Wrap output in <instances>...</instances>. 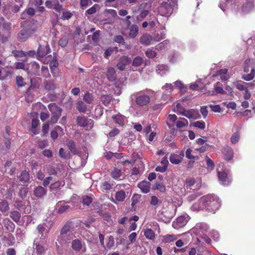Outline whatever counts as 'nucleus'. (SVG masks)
<instances>
[{
	"instance_id": "nucleus-1",
	"label": "nucleus",
	"mask_w": 255,
	"mask_h": 255,
	"mask_svg": "<svg viewBox=\"0 0 255 255\" xmlns=\"http://www.w3.org/2000/svg\"><path fill=\"white\" fill-rule=\"evenodd\" d=\"M200 202L204 210L215 213L221 207V201L219 197L214 194H208L200 198Z\"/></svg>"
},
{
	"instance_id": "nucleus-2",
	"label": "nucleus",
	"mask_w": 255,
	"mask_h": 255,
	"mask_svg": "<svg viewBox=\"0 0 255 255\" xmlns=\"http://www.w3.org/2000/svg\"><path fill=\"white\" fill-rule=\"evenodd\" d=\"M155 96V92L150 89H145L132 94L130 99L135 101L137 105L140 107H144L148 105L151 98Z\"/></svg>"
},
{
	"instance_id": "nucleus-3",
	"label": "nucleus",
	"mask_w": 255,
	"mask_h": 255,
	"mask_svg": "<svg viewBox=\"0 0 255 255\" xmlns=\"http://www.w3.org/2000/svg\"><path fill=\"white\" fill-rule=\"evenodd\" d=\"M209 227L207 224L199 223L192 229V232L197 236V239L199 243L205 242L210 244L211 240L208 236L209 235Z\"/></svg>"
},
{
	"instance_id": "nucleus-4",
	"label": "nucleus",
	"mask_w": 255,
	"mask_h": 255,
	"mask_svg": "<svg viewBox=\"0 0 255 255\" xmlns=\"http://www.w3.org/2000/svg\"><path fill=\"white\" fill-rule=\"evenodd\" d=\"M48 109L51 112V117L50 123L51 124L56 123L61 115L62 109L55 103H50L48 105Z\"/></svg>"
},
{
	"instance_id": "nucleus-5",
	"label": "nucleus",
	"mask_w": 255,
	"mask_h": 255,
	"mask_svg": "<svg viewBox=\"0 0 255 255\" xmlns=\"http://www.w3.org/2000/svg\"><path fill=\"white\" fill-rule=\"evenodd\" d=\"M129 184H120L119 185V189H121L118 191L116 192L115 194V199L116 200L112 198L111 201L113 202V203L116 204V201L122 202H123L126 197V194L125 191L123 190V188L125 189H129Z\"/></svg>"
},
{
	"instance_id": "nucleus-6",
	"label": "nucleus",
	"mask_w": 255,
	"mask_h": 255,
	"mask_svg": "<svg viewBox=\"0 0 255 255\" xmlns=\"http://www.w3.org/2000/svg\"><path fill=\"white\" fill-rule=\"evenodd\" d=\"M190 217L187 214H183L173 222L172 227L175 229H178L184 227L189 221Z\"/></svg>"
},
{
	"instance_id": "nucleus-7",
	"label": "nucleus",
	"mask_w": 255,
	"mask_h": 255,
	"mask_svg": "<svg viewBox=\"0 0 255 255\" xmlns=\"http://www.w3.org/2000/svg\"><path fill=\"white\" fill-rule=\"evenodd\" d=\"M225 2L221 1L219 4L220 8L223 11L226 10L225 8L227 9L230 8L232 10H236L239 8V4L238 1L236 0H224Z\"/></svg>"
},
{
	"instance_id": "nucleus-8",
	"label": "nucleus",
	"mask_w": 255,
	"mask_h": 255,
	"mask_svg": "<svg viewBox=\"0 0 255 255\" xmlns=\"http://www.w3.org/2000/svg\"><path fill=\"white\" fill-rule=\"evenodd\" d=\"M217 170L220 183L224 186L228 185L232 181L230 176L229 175L228 171L226 170L221 171L219 168H218Z\"/></svg>"
},
{
	"instance_id": "nucleus-9",
	"label": "nucleus",
	"mask_w": 255,
	"mask_h": 255,
	"mask_svg": "<svg viewBox=\"0 0 255 255\" xmlns=\"http://www.w3.org/2000/svg\"><path fill=\"white\" fill-rule=\"evenodd\" d=\"M158 11L161 16L169 17L172 13V8L168 3L162 2L159 7Z\"/></svg>"
},
{
	"instance_id": "nucleus-10",
	"label": "nucleus",
	"mask_w": 255,
	"mask_h": 255,
	"mask_svg": "<svg viewBox=\"0 0 255 255\" xmlns=\"http://www.w3.org/2000/svg\"><path fill=\"white\" fill-rule=\"evenodd\" d=\"M77 122L78 126L86 128L87 129H90L93 127V121L85 117L78 116Z\"/></svg>"
},
{
	"instance_id": "nucleus-11",
	"label": "nucleus",
	"mask_w": 255,
	"mask_h": 255,
	"mask_svg": "<svg viewBox=\"0 0 255 255\" xmlns=\"http://www.w3.org/2000/svg\"><path fill=\"white\" fill-rule=\"evenodd\" d=\"M184 185L187 189H190L192 190H195L200 188L201 182L200 181H196L193 178H189L186 180Z\"/></svg>"
},
{
	"instance_id": "nucleus-12",
	"label": "nucleus",
	"mask_w": 255,
	"mask_h": 255,
	"mask_svg": "<svg viewBox=\"0 0 255 255\" xmlns=\"http://www.w3.org/2000/svg\"><path fill=\"white\" fill-rule=\"evenodd\" d=\"M164 92L162 94V99L164 101H167L170 99V95L173 90V86L171 84H166L162 87Z\"/></svg>"
},
{
	"instance_id": "nucleus-13",
	"label": "nucleus",
	"mask_w": 255,
	"mask_h": 255,
	"mask_svg": "<svg viewBox=\"0 0 255 255\" xmlns=\"http://www.w3.org/2000/svg\"><path fill=\"white\" fill-rule=\"evenodd\" d=\"M179 115H181L189 119H197L199 117L198 111L194 109H190L182 112L180 111Z\"/></svg>"
},
{
	"instance_id": "nucleus-14",
	"label": "nucleus",
	"mask_w": 255,
	"mask_h": 255,
	"mask_svg": "<svg viewBox=\"0 0 255 255\" xmlns=\"http://www.w3.org/2000/svg\"><path fill=\"white\" fill-rule=\"evenodd\" d=\"M131 61L130 58L128 56H124L121 57L117 65L118 69L121 71L124 70L126 66L131 63Z\"/></svg>"
},
{
	"instance_id": "nucleus-15",
	"label": "nucleus",
	"mask_w": 255,
	"mask_h": 255,
	"mask_svg": "<svg viewBox=\"0 0 255 255\" xmlns=\"http://www.w3.org/2000/svg\"><path fill=\"white\" fill-rule=\"evenodd\" d=\"M184 156V153L183 151H180L179 154L172 153L169 157V160L171 163L174 164H179Z\"/></svg>"
},
{
	"instance_id": "nucleus-16",
	"label": "nucleus",
	"mask_w": 255,
	"mask_h": 255,
	"mask_svg": "<svg viewBox=\"0 0 255 255\" xmlns=\"http://www.w3.org/2000/svg\"><path fill=\"white\" fill-rule=\"evenodd\" d=\"M150 7L151 4L147 2L142 3L140 4L139 6L140 9L139 16L140 18H144L149 14Z\"/></svg>"
},
{
	"instance_id": "nucleus-17",
	"label": "nucleus",
	"mask_w": 255,
	"mask_h": 255,
	"mask_svg": "<svg viewBox=\"0 0 255 255\" xmlns=\"http://www.w3.org/2000/svg\"><path fill=\"white\" fill-rule=\"evenodd\" d=\"M255 8V3L250 0H246V2L241 7V10L244 13H247Z\"/></svg>"
},
{
	"instance_id": "nucleus-18",
	"label": "nucleus",
	"mask_w": 255,
	"mask_h": 255,
	"mask_svg": "<svg viewBox=\"0 0 255 255\" xmlns=\"http://www.w3.org/2000/svg\"><path fill=\"white\" fill-rule=\"evenodd\" d=\"M45 5L47 8L54 9L57 11L62 9V6L58 0H47L45 2Z\"/></svg>"
},
{
	"instance_id": "nucleus-19",
	"label": "nucleus",
	"mask_w": 255,
	"mask_h": 255,
	"mask_svg": "<svg viewBox=\"0 0 255 255\" xmlns=\"http://www.w3.org/2000/svg\"><path fill=\"white\" fill-rule=\"evenodd\" d=\"M72 248L76 252L82 250L83 252L86 251V247L83 245L81 241L78 239H75L72 242Z\"/></svg>"
},
{
	"instance_id": "nucleus-20",
	"label": "nucleus",
	"mask_w": 255,
	"mask_h": 255,
	"mask_svg": "<svg viewBox=\"0 0 255 255\" xmlns=\"http://www.w3.org/2000/svg\"><path fill=\"white\" fill-rule=\"evenodd\" d=\"M50 48L47 44L45 46L40 45L37 51V55L39 58H42L41 61L45 58L44 57L49 53Z\"/></svg>"
},
{
	"instance_id": "nucleus-21",
	"label": "nucleus",
	"mask_w": 255,
	"mask_h": 255,
	"mask_svg": "<svg viewBox=\"0 0 255 255\" xmlns=\"http://www.w3.org/2000/svg\"><path fill=\"white\" fill-rule=\"evenodd\" d=\"M30 35L27 29H23L18 33L17 39L19 41L23 42L26 41Z\"/></svg>"
},
{
	"instance_id": "nucleus-22",
	"label": "nucleus",
	"mask_w": 255,
	"mask_h": 255,
	"mask_svg": "<svg viewBox=\"0 0 255 255\" xmlns=\"http://www.w3.org/2000/svg\"><path fill=\"white\" fill-rule=\"evenodd\" d=\"M33 249L36 251L37 254L39 255L44 254L45 251V247L36 240L34 241Z\"/></svg>"
},
{
	"instance_id": "nucleus-23",
	"label": "nucleus",
	"mask_w": 255,
	"mask_h": 255,
	"mask_svg": "<svg viewBox=\"0 0 255 255\" xmlns=\"http://www.w3.org/2000/svg\"><path fill=\"white\" fill-rule=\"evenodd\" d=\"M140 42L144 45H149L153 41L152 37L149 34H143L139 39Z\"/></svg>"
},
{
	"instance_id": "nucleus-24",
	"label": "nucleus",
	"mask_w": 255,
	"mask_h": 255,
	"mask_svg": "<svg viewBox=\"0 0 255 255\" xmlns=\"http://www.w3.org/2000/svg\"><path fill=\"white\" fill-rule=\"evenodd\" d=\"M223 153L225 159L229 161L231 160L233 157V150L230 146H227L224 148Z\"/></svg>"
},
{
	"instance_id": "nucleus-25",
	"label": "nucleus",
	"mask_w": 255,
	"mask_h": 255,
	"mask_svg": "<svg viewBox=\"0 0 255 255\" xmlns=\"http://www.w3.org/2000/svg\"><path fill=\"white\" fill-rule=\"evenodd\" d=\"M106 75L107 78L111 82L115 81L117 78L115 69L113 67L108 68Z\"/></svg>"
},
{
	"instance_id": "nucleus-26",
	"label": "nucleus",
	"mask_w": 255,
	"mask_h": 255,
	"mask_svg": "<svg viewBox=\"0 0 255 255\" xmlns=\"http://www.w3.org/2000/svg\"><path fill=\"white\" fill-rule=\"evenodd\" d=\"M47 190L43 187L39 186L35 188L34 190V195L38 198L42 197L46 194Z\"/></svg>"
},
{
	"instance_id": "nucleus-27",
	"label": "nucleus",
	"mask_w": 255,
	"mask_h": 255,
	"mask_svg": "<svg viewBox=\"0 0 255 255\" xmlns=\"http://www.w3.org/2000/svg\"><path fill=\"white\" fill-rule=\"evenodd\" d=\"M150 183L147 181H142L138 184V187L144 193H148L150 190Z\"/></svg>"
},
{
	"instance_id": "nucleus-28",
	"label": "nucleus",
	"mask_w": 255,
	"mask_h": 255,
	"mask_svg": "<svg viewBox=\"0 0 255 255\" xmlns=\"http://www.w3.org/2000/svg\"><path fill=\"white\" fill-rule=\"evenodd\" d=\"M53 57L51 55H48L45 57L42 60V62L44 64H48L50 62V67L52 69V67H56L58 66V62L56 60H53Z\"/></svg>"
},
{
	"instance_id": "nucleus-29",
	"label": "nucleus",
	"mask_w": 255,
	"mask_h": 255,
	"mask_svg": "<svg viewBox=\"0 0 255 255\" xmlns=\"http://www.w3.org/2000/svg\"><path fill=\"white\" fill-rule=\"evenodd\" d=\"M66 145L70 151L74 154H79V151L76 147L75 142L72 140H67L66 141Z\"/></svg>"
},
{
	"instance_id": "nucleus-30",
	"label": "nucleus",
	"mask_w": 255,
	"mask_h": 255,
	"mask_svg": "<svg viewBox=\"0 0 255 255\" xmlns=\"http://www.w3.org/2000/svg\"><path fill=\"white\" fill-rule=\"evenodd\" d=\"M156 71L158 74L163 76L168 71V68L165 65L159 64L157 66Z\"/></svg>"
},
{
	"instance_id": "nucleus-31",
	"label": "nucleus",
	"mask_w": 255,
	"mask_h": 255,
	"mask_svg": "<svg viewBox=\"0 0 255 255\" xmlns=\"http://www.w3.org/2000/svg\"><path fill=\"white\" fill-rule=\"evenodd\" d=\"M138 32V27L135 24H132L129 28L128 36L131 38H135Z\"/></svg>"
},
{
	"instance_id": "nucleus-32",
	"label": "nucleus",
	"mask_w": 255,
	"mask_h": 255,
	"mask_svg": "<svg viewBox=\"0 0 255 255\" xmlns=\"http://www.w3.org/2000/svg\"><path fill=\"white\" fill-rule=\"evenodd\" d=\"M48 224H49V226L46 225V224H40L37 227V230L40 234H41L42 236H43V233L46 231V232H48L52 226V224L50 222L48 223Z\"/></svg>"
},
{
	"instance_id": "nucleus-33",
	"label": "nucleus",
	"mask_w": 255,
	"mask_h": 255,
	"mask_svg": "<svg viewBox=\"0 0 255 255\" xmlns=\"http://www.w3.org/2000/svg\"><path fill=\"white\" fill-rule=\"evenodd\" d=\"M165 38V33L164 31H157L154 34L153 41L158 42Z\"/></svg>"
},
{
	"instance_id": "nucleus-34",
	"label": "nucleus",
	"mask_w": 255,
	"mask_h": 255,
	"mask_svg": "<svg viewBox=\"0 0 255 255\" xmlns=\"http://www.w3.org/2000/svg\"><path fill=\"white\" fill-rule=\"evenodd\" d=\"M19 178V180L23 183L28 182L30 179V175L28 172L25 170L22 171Z\"/></svg>"
},
{
	"instance_id": "nucleus-35",
	"label": "nucleus",
	"mask_w": 255,
	"mask_h": 255,
	"mask_svg": "<svg viewBox=\"0 0 255 255\" xmlns=\"http://www.w3.org/2000/svg\"><path fill=\"white\" fill-rule=\"evenodd\" d=\"M254 60L253 59H246L244 62V68L245 72H248L250 71V68H253V65L254 64Z\"/></svg>"
},
{
	"instance_id": "nucleus-36",
	"label": "nucleus",
	"mask_w": 255,
	"mask_h": 255,
	"mask_svg": "<svg viewBox=\"0 0 255 255\" xmlns=\"http://www.w3.org/2000/svg\"><path fill=\"white\" fill-rule=\"evenodd\" d=\"M214 89L217 94H225L226 93L223 88L222 84L220 82H217L214 85Z\"/></svg>"
},
{
	"instance_id": "nucleus-37",
	"label": "nucleus",
	"mask_w": 255,
	"mask_h": 255,
	"mask_svg": "<svg viewBox=\"0 0 255 255\" xmlns=\"http://www.w3.org/2000/svg\"><path fill=\"white\" fill-rule=\"evenodd\" d=\"M144 235L146 238L148 240H153L155 238V233L151 229L148 228L145 229L144 231Z\"/></svg>"
},
{
	"instance_id": "nucleus-38",
	"label": "nucleus",
	"mask_w": 255,
	"mask_h": 255,
	"mask_svg": "<svg viewBox=\"0 0 255 255\" xmlns=\"http://www.w3.org/2000/svg\"><path fill=\"white\" fill-rule=\"evenodd\" d=\"M174 85L177 88L179 89L182 93H185L187 91V87L180 80H177L175 82Z\"/></svg>"
},
{
	"instance_id": "nucleus-39",
	"label": "nucleus",
	"mask_w": 255,
	"mask_h": 255,
	"mask_svg": "<svg viewBox=\"0 0 255 255\" xmlns=\"http://www.w3.org/2000/svg\"><path fill=\"white\" fill-rule=\"evenodd\" d=\"M140 196L137 194H134L131 199V206L132 210L133 211L136 210L135 205L139 202Z\"/></svg>"
},
{
	"instance_id": "nucleus-40",
	"label": "nucleus",
	"mask_w": 255,
	"mask_h": 255,
	"mask_svg": "<svg viewBox=\"0 0 255 255\" xmlns=\"http://www.w3.org/2000/svg\"><path fill=\"white\" fill-rule=\"evenodd\" d=\"M188 125V121L184 118H180L176 123V126L178 128H182L187 127Z\"/></svg>"
},
{
	"instance_id": "nucleus-41",
	"label": "nucleus",
	"mask_w": 255,
	"mask_h": 255,
	"mask_svg": "<svg viewBox=\"0 0 255 255\" xmlns=\"http://www.w3.org/2000/svg\"><path fill=\"white\" fill-rule=\"evenodd\" d=\"M38 28V25L37 22H34L33 23H30L28 25V27L26 28L30 34L31 35L34 32H35Z\"/></svg>"
},
{
	"instance_id": "nucleus-42",
	"label": "nucleus",
	"mask_w": 255,
	"mask_h": 255,
	"mask_svg": "<svg viewBox=\"0 0 255 255\" xmlns=\"http://www.w3.org/2000/svg\"><path fill=\"white\" fill-rule=\"evenodd\" d=\"M255 76V69L254 68H252L251 69V72L250 74L243 75L242 76V79L244 80L249 81L253 80Z\"/></svg>"
},
{
	"instance_id": "nucleus-43",
	"label": "nucleus",
	"mask_w": 255,
	"mask_h": 255,
	"mask_svg": "<svg viewBox=\"0 0 255 255\" xmlns=\"http://www.w3.org/2000/svg\"><path fill=\"white\" fill-rule=\"evenodd\" d=\"M113 118L114 120L120 125H123L124 124L125 117L121 114L113 116Z\"/></svg>"
},
{
	"instance_id": "nucleus-44",
	"label": "nucleus",
	"mask_w": 255,
	"mask_h": 255,
	"mask_svg": "<svg viewBox=\"0 0 255 255\" xmlns=\"http://www.w3.org/2000/svg\"><path fill=\"white\" fill-rule=\"evenodd\" d=\"M77 109L80 112L85 113L87 110V106L82 101H79L76 104Z\"/></svg>"
},
{
	"instance_id": "nucleus-45",
	"label": "nucleus",
	"mask_w": 255,
	"mask_h": 255,
	"mask_svg": "<svg viewBox=\"0 0 255 255\" xmlns=\"http://www.w3.org/2000/svg\"><path fill=\"white\" fill-rule=\"evenodd\" d=\"M83 100L87 104H91L94 100L93 95L89 92H87L84 96Z\"/></svg>"
},
{
	"instance_id": "nucleus-46",
	"label": "nucleus",
	"mask_w": 255,
	"mask_h": 255,
	"mask_svg": "<svg viewBox=\"0 0 255 255\" xmlns=\"http://www.w3.org/2000/svg\"><path fill=\"white\" fill-rule=\"evenodd\" d=\"M59 156L64 159H68L70 157V152L68 150H65L63 148H60L59 151Z\"/></svg>"
},
{
	"instance_id": "nucleus-47",
	"label": "nucleus",
	"mask_w": 255,
	"mask_h": 255,
	"mask_svg": "<svg viewBox=\"0 0 255 255\" xmlns=\"http://www.w3.org/2000/svg\"><path fill=\"white\" fill-rule=\"evenodd\" d=\"M43 84L45 89L47 90H53L55 88V85L53 82L50 80H46L44 81Z\"/></svg>"
},
{
	"instance_id": "nucleus-48",
	"label": "nucleus",
	"mask_w": 255,
	"mask_h": 255,
	"mask_svg": "<svg viewBox=\"0 0 255 255\" xmlns=\"http://www.w3.org/2000/svg\"><path fill=\"white\" fill-rule=\"evenodd\" d=\"M9 209V206L7 202L5 201L0 202V210L3 214H5Z\"/></svg>"
},
{
	"instance_id": "nucleus-49",
	"label": "nucleus",
	"mask_w": 255,
	"mask_h": 255,
	"mask_svg": "<svg viewBox=\"0 0 255 255\" xmlns=\"http://www.w3.org/2000/svg\"><path fill=\"white\" fill-rule=\"evenodd\" d=\"M190 208L193 211H199L200 210H204L202 207V203L200 202V200H199V203H194Z\"/></svg>"
},
{
	"instance_id": "nucleus-50",
	"label": "nucleus",
	"mask_w": 255,
	"mask_h": 255,
	"mask_svg": "<svg viewBox=\"0 0 255 255\" xmlns=\"http://www.w3.org/2000/svg\"><path fill=\"white\" fill-rule=\"evenodd\" d=\"M121 170L117 168H114L111 172V176L114 179H118L121 176Z\"/></svg>"
},
{
	"instance_id": "nucleus-51",
	"label": "nucleus",
	"mask_w": 255,
	"mask_h": 255,
	"mask_svg": "<svg viewBox=\"0 0 255 255\" xmlns=\"http://www.w3.org/2000/svg\"><path fill=\"white\" fill-rule=\"evenodd\" d=\"M10 217L16 222L20 221L21 215L18 211H13L10 214Z\"/></svg>"
},
{
	"instance_id": "nucleus-52",
	"label": "nucleus",
	"mask_w": 255,
	"mask_h": 255,
	"mask_svg": "<svg viewBox=\"0 0 255 255\" xmlns=\"http://www.w3.org/2000/svg\"><path fill=\"white\" fill-rule=\"evenodd\" d=\"M101 100L105 106H108L112 100V97L109 95H103L101 97Z\"/></svg>"
},
{
	"instance_id": "nucleus-53",
	"label": "nucleus",
	"mask_w": 255,
	"mask_h": 255,
	"mask_svg": "<svg viewBox=\"0 0 255 255\" xmlns=\"http://www.w3.org/2000/svg\"><path fill=\"white\" fill-rule=\"evenodd\" d=\"M143 62V60L142 57L137 56L134 58L132 61V65L133 66L138 67L140 66Z\"/></svg>"
},
{
	"instance_id": "nucleus-54",
	"label": "nucleus",
	"mask_w": 255,
	"mask_h": 255,
	"mask_svg": "<svg viewBox=\"0 0 255 255\" xmlns=\"http://www.w3.org/2000/svg\"><path fill=\"white\" fill-rule=\"evenodd\" d=\"M44 168L47 172L50 175H55L57 173V171L54 166L51 165H47Z\"/></svg>"
},
{
	"instance_id": "nucleus-55",
	"label": "nucleus",
	"mask_w": 255,
	"mask_h": 255,
	"mask_svg": "<svg viewBox=\"0 0 255 255\" xmlns=\"http://www.w3.org/2000/svg\"><path fill=\"white\" fill-rule=\"evenodd\" d=\"M245 83V82H238L235 84V86L240 91H246L248 88Z\"/></svg>"
},
{
	"instance_id": "nucleus-56",
	"label": "nucleus",
	"mask_w": 255,
	"mask_h": 255,
	"mask_svg": "<svg viewBox=\"0 0 255 255\" xmlns=\"http://www.w3.org/2000/svg\"><path fill=\"white\" fill-rule=\"evenodd\" d=\"M169 42L168 40H164L159 44H158L157 45L155 46V48L156 50H161L164 49L166 45L168 44Z\"/></svg>"
},
{
	"instance_id": "nucleus-57",
	"label": "nucleus",
	"mask_w": 255,
	"mask_h": 255,
	"mask_svg": "<svg viewBox=\"0 0 255 255\" xmlns=\"http://www.w3.org/2000/svg\"><path fill=\"white\" fill-rule=\"evenodd\" d=\"M92 202V198L89 196H84L82 198V203L84 205L89 206Z\"/></svg>"
},
{
	"instance_id": "nucleus-58",
	"label": "nucleus",
	"mask_w": 255,
	"mask_h": 255,
	"mask_svg": "<svg viewBox=\"0 0 255 255\" xmlns=\"http://www.w3.org/2000/svg\"><path fill=\"white\" fill-rule=\"evenodd\" d=\"M16 84L18 87H22L26 85L23 78L21 76H17L16 78Z\"/></svg>"
},
{
	"instance_id": "nucleus-59",
	"label": "nucleus",
	"mask_w": 255,
	"mask_h": 255,
	"mask_svg": "<svg viewBox=\"0 0 255 255\" xmlns=\"http://www.w3.org/2000/svg\"><path fill=\"white\" fill-rule=\"evenodd\" d=\"M240 133L239 132L234 133L231 137V141L232 143L235 144L238 142L240 139Z\"/></svg>"
},
{
	"instance_id": "nucleus-60",
	"label": "nucleus",
	"mask_w": 255,
	"mask_h": 255,
	"mask_svg": "<svg viewBox=\"0 0 255 255\" xmlns=\"http://www.w3.org/2000/svg\"><path fill=\"white\" fill-rule=\"evenodd\" d=\"M41 71H42V75L44 77L47 78L50 77L49 70H48V67L47 66H43L41 67Z\"/></svg>"
},
{
	"instance_id": "nucleus-61",
	"label": "nucleus",
	"mask_w": 255,
	"mask_h": 255,
	"mask_svg": "<svg viewBox=\"0 0 255 255\" xmlns=\"http://www.w3.org/2000/svg\"><path fill=\"white\" fill-rule=\"evenodd\" d=\"M114 184H111L107 181H104L103 182L102 185L101 186V188L103 191L104 190H109L111 189Z\"/></svg>"
},
{
	"instance_id": "nucleus-62",
	"label": "nucleus",
	"mask_w": 255,
	"mask_h": 255,
	"mask_svg": "<svg viewBox=\"0 0 255 255\" xmlns=\"http://www.w3.org/2000/svg\"><path fill=\"white\" fill-rule=\"evenodd\" d=\"M206 165L207 168L210 170H213L214 168V162L211 160L208 156H206Z\"/></svg>"
},
{
	"instance_id": "nucleus-63",
	"label": "nucleus",
	"mask_w": 255,
	"mask_h": 255,
	"mask_svg": "<svg viewBox=\"0 0 255 255\" xmlns=\"http://www.w3.org/2000/svg\"><path fill=\"white\" fill-rule=\"evenodd\" d=\"M114 245H115L114 238L113 236H110L109 237L108 242L107 243V248L108 249H111L114 246Z\"/></svg>"
},
{
	"instance_id": "nucleus-64",
	"label": "nucleus",
	"mask_w": 255,
	"mask_h": 255,
	"mask_svg": "<svg viewBox=\"0 0 255 255\" xmlns=\"http://www.w3.org/2000/svg\"><path fill=\"white\" fill-rule=\"evenodd\" d=\"M160 203V201L158 200L156 196H153L151 197L150 204L152 206L156 207Z\"/></svg>"
}]
</instances>
